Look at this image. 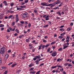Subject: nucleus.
I'll return each mask as SVG.
<instances>
[{"label": "nucleus", "mask_w": 74, "mask_h": 74, "mask_svg": "<svg viewBox=\"0 0 74 74\" xmlns=\"http://www.w3.org/2000/svg\"><path fill=\"white\" fill-rule=\"evenodd\" d=\"M68 47H69V46H64V47L63 48V49H64L66 48H67Z\"/></svg>", "instance_id": "18"}, {"label": "nucleus", "mask_w": 74, "mask_h": 74, "mask_svg": "<svg viewBox=\"0 0 74 74\" xmlns=\"http://www.w3.org/2000/svg\"><path fill=\"white\" fill-rule=\"evenodd\" d=\"M2 62H3V60H2V58H0V64H1V63H2Z\"/></svg>", "instance_id": "14"}, {"label": "nucleus", "mask_w": 74, "mask_h": 74, "mask_svg": "<svg viewBox=\"0 0 74 74\" xmlns=\"http://www.w3.org/2000/svg\"><path fill=\"white\" fill-rule=\"evenodd\" d=\"M20 7H21L22 8H26V6L25 5L22 6H21Z\"/></svg>", "instance_id": "25"}, {"label": "nucleus", "mask_w": 74, "mask_h": 74, "mask_svg": "<svg viewBox=\"0 0 74 74\" xmlns=\"http://www.w3.org/2000/svg\"><path fill=\"white\" fill-rule=\"evenodd\" d=\"M50 48H49L48 49H47V52H49L50 51Z\"/></svg>", "instance_id": "39"}, {"label": "nucleus", "mask_w": 74, "mask_h": 74, "mask_svg": "<svg viewBox=\"0 0 74 74\" xmlns=\"http://www.w3.org/2000/svg\"><path fill=\"white\" fill-rule=\"evenodd\" d=\"M49 44H47V45L45 46V47H49Z\"/></svg>", "instance_id": "41"}, {"label": "nucleus", "mask_w": 74, "mask_h": 74, "mask_svg": "<svg viewBox=\"0 0 74 74\" xmlns=\"http://www.w3.org/2000/svg\"><path fill=\"white\" fill-rule=\"evenodd\" d=\"M28 16V13H24L23 15V18H27Z\"/></svg>", "instance_id": "2"}, {"label": "nucleus", "mask_w": 74, "mask_h": 74, "mask_svg": "<svg viewBox=\"0 0 74 74\" xmlns=\"http://www.w3.org/2000/svg\"><path fill=\"white\" fill-rule=\"evenodd\" d=\"M25 4V3L24 2L22 3H21V5H24V4Z\"/></svg>", "instance_id": "44"}, {"label": "nucleus", "mask_w": 74, "mask_h": 74, "mask_svg": "<svg viewBox=\"0 0 74 74\" xmlns=\"http://www.w3.org/2000/svg\"><path fill=\"white\" fill-rule=\"evenodd\" d=\"M43 59H44V58H43L38 59L37 60H36V62H39V61H40V60H42Z\"/></svg>", "instance_id": "9"}, {"label": "nucleus", "mask_w": 74, "mask_h": 74, "mask_svg": "<svg viewBox=\"0 0 74 74\" xmlns=\"http://www.w3.org/2000/svg\"><path fill=\"white\" fill-rule=\"evenodd\" d=\"M34 69V68H32L30 69V71H31V70H33Z\"/></svg>", "instance_id": "55"}, {"label": "nucleus", "mask_w": 74, "mask_h": 74, "mask_svg": "<svg viewBox=\"0 0 74 74\" xmlns=\"http://www.w3.org/2000/svg\"><path fill=\"white\" fill-rule=\"evenodd\" d=\"M37 59V58H36L35 57V58H34L33 60H36Z\"/></svg>", "instance_id": "60"}, {"label": "nucleus", "mask_w": 74, "mask_h": 74, "mask_svg": "<svg viewBox=\"0 0 74 74\" xmlns=\"http://www.w3.org/2000/svg\"><path fill=\"white\" fill-rule=\"evenodd\" d=\"M3 14H1L0 15V19H2L3 18V17H4L3 16Z\"/></svg>", "instance_id": "11"}, {"label": "nucleus", "mask_w": 74, "mask_h": 74, "mask_svg": "<svg viewBox=\"0 0 74 74\" xmlns=\"http://www.w3.org/2000/svg\"><path fill=\"white\" fill-rule=\"evenodd\" d=\"M57 66H52L51 67V69H55V68H56Z\"/></svg>", "instance_id": "26"}, {"label": "nucleus", "mask_w": 74, "mask_h": 74, "mask_svg": "<svg viewBox=\"0 0 74 74\" xmlns=\"http://www.w3.org/2000/svg\"><path fill=\"white\" fill-rule=\"evenodd\" d=\"M21 70L19 69L18 70L17 72H21Z\"/></svg>", "instance_id": "64"}, {"label": "nucleus", "mask_w": 74, "mask_h": 74, "mask_svg": "<svg viewBox=\"0 0 74 74\" xmlns=\"http://www.w3.org/2000/svg\"><path fill=\"white\" fill-rule=\"evenodd\" d=\"M15 31H16V32H17V33H19V30H18V29H16L15 30Z\"/></svg>", "instance_id": "35"}, {"label": "nucleus", "mask_w": 74, "mask_h": 74, "mask_svg": "<svg viewBox=\"0 0 74 74\" xmlns=\"http://www.w3.org/2000/svg\"><path fill=\"white\" fill-rule=\"evenodd\" d=\"M52 5V4H50L49 5H47V6H51V5Z\"/></svg>", "instance_id": "38"}, {"label": "nucleus", "mask_w": 74, "mask_h": 74, "mask_svg": "<svg viewBox=\"0 0 74 74\" xmlns=\"http://www.w3.org/2000/svg\"><path fill=\"white\" fill-rule=\"evenodd\" d=\"M10 6H11V7H12V6H13L14 4L12 3H11L10 4Z\"/></svg>", "instance_id": "37"}, {"label": "nucleus", "mask_w": 74, "mask_h": 74, "mask_svg": "<svg viewBox=\"0 0 74 74\" xmlns=\"http://www.w3.org/2000/svg\"><path fill=\"white\" fill-rule=\"evenodd\" d=\"M57 14H58L60 16H61V13L60 12H57Z\"/></svg>", "instance_id": "15"}, {"label": "nucleus", "mask_w": 74, "mask_h": 74, "mask_svg": "<svg viewBox=\"0 0 74 74\" xmlns=\"http://www.w3.org/2000/svg\"><path fill=\"white\" fill-rule=\"evenodd\" d=\"M12 16H13V15H10L8 17V19H10V18H12Z\"/></svg>", "instance_id": "16"}, {"label": "nucleus", "mask_w": 74, "mask_h": 74, "mask_svg": "<svg viewBox=\"0 0 74 74\" xmlns=\"http://www.w3.org/2000/svg\"><path fill=\"white\" fill-rule=\"evenodd\" d=\"M11 52V50H9L8 51V52H9V53H10Z\"/></svg>", "instance_id": "57"}, {"label": "nucleus", "mask_w": 74, "mask_h": 74, "mask_svg": "<svg viewBox=\"0 0 74 74\" xmlns=\"http://www.w3.org/2000/svg\"><path fill=\"white\" fill-rule=\"evenodd\" d=\"M48 1V2H49V3H50L51 2V1H52V0H47Z\"/></svg>", "instance_id": "56"}, {"label": "nucleus", "mask_w": 74, "mask_h": 74, "mask_svg": "<svg viewBox=\"0 0 74 74\" xmlns=\"http://www.w3.org/2000/svg\"><path fill=\"white\" fill-rule=\"evenodd\" d=\"M15 28H16V26H14V28L13 29H12V32H14V31L15 30Z\"/></svg>", "instance_id": "28"}, {"label": "nucleus", "mask_w": 74, "mask_h": 74, "mask_svg": "<svg viewBox=\"0 0 74 74\" xmlns=\"http://www.w3.org/2000/svg\"><path fill=\"white\" fill-rule=\"evenodd\" d=\"M30 73H33V74H35L36 73V72H30Z\"/></svg>", "instance_id": "40"}, {"label": "nucleus", "mask_w": 74, "mask_h": 74, "mask_svg": "<svg viewBox=\"0 0 74 74\" xmlns=\"http://www.w3.org/2000/svg\"><path fill=\"white\" fill-rule=\"evenodd\" d=\"M31 26V24L30 23H29L28 24V27H30Z\"/></svg>", "instance_id": "54"}, {"label": "nucleus", "mask_w": 74, "mask_h": 74, "mask_svg": "<svg viewBox=\"0 0 74 74\" xmlns=\"http://www.w3.org/2000/svg\"><path fill=\"white\" fill-rule=\"evenodd\" d=\"M48 25H46L44 26L43 27H44V28H45V27H48Z\"/></svg>", "instance_id": "30"}, {"label": "nucleus", "mask_w": 74, "mask_h": 74, "mask_svg": "<svg viewBox=\"0 0 74 74\" xmlns=\"http://www.w3.org/2000/svg\"><path fill=\"white\" fill-rule=\"evenodd\" d=\"M14 25H15V22H13L12 24V26H14Z\"/></svg>", "instance_id": "36"}, {"label": "nucleus", "mask_w": 74, "mask_h": 74, "mask_svg": "<svg viewBox=\"0 0 74 74\" xmlns=\"http://www.w3.org/2000/svg\"><path fill=\"white\" fill-rule=\"evenodd\" d=\"M17 10H22V9L19 8H17Z\"/></svg>", "instance_id": "27"}, {"label": "nucleus", "mask_w": 74, "mask_h": 74, "mask_svg": "<svg viewBox=\"0 0 74 74\" xmlns=\"http://www.w3.org/2000/svg\"><path fill=\"white\" fill-rule=\"evenodd\" d=\"M60 30V31H62V32H63V31H64V29H61Z\"/></svg>", "instance_id": "31"}, {"label": "nucleus", "mask_w": 74, "mask_h": 74, "mask_svg": "<svg viewBox=\"0 0 74 74\" xmlns=\"http://www.w3.org/2000/svg\"><path fill=\"white\" fill-rule=\"evenodd\" d=\"M1 30H2V31H3V30H4V27H2V28H1Z\"/></svg>", "instance_id": "49"}, {"label": "nucleus", "mask_w": 74, "mask_h": 74, "mask_svg": "<svg viewBox=\"0 0 74 74\" xmlns=\"http://www.w3.org/2000/svg\"><path fill=\"white\" fill-rule=\"evenodd\" d=\"M34 12H35V14H37V10H34Z\"/></svg>", "instance_id": "51"}, {"label": "nucleus", "mask_w": 74, "mask_h": 74, "mask_svg": "<svg viewBox=\"0 0 74 74\" xmlns=\"http://www.w3.org/2000/svg\"><path fill=\"white\" fill-rule=\"evenodd\" d=\"M29 0H25L24 2L25 3H28V1Z\"/></svg>", "instance_id": "46"}, {"label": "nucleus", "mask_w": 74, "mask_h": 74, "mask_svg": "<svg viewBox=\"0 0 74 74\" xmlns=\"http://www.w3.org/2000/svg\"><path fill=\"white\" fill-rule=\"evenodd\" d=\"M58 38H61V39H62V38H63V37L62 36H60L58 37Z\"/></svg>", "instance_id": "59"}, {"label": "nucleus", "mask_w": 74, "mask_h": 74, "mask_svg": "<svg viewBox=\"0 0 74 74\" xmlns=\"http://www.w3.org/2000/svg\"><path fill=\"white\" fill-rule=\"evenodd\" d=\"M20 23H22V24H23V23H24V21H21L20 22Z\"/></svg>", "instance_id": "50"}, {"label": "nucleus", "mask_w": 74, "mask_h": 74, "mask_svg": "<svg viewBox=\"0 0 74 74\" xmlns=\"http://www.w3.org/2000/svg\"><path fill=\"white\" fill-rule=\"evenodd\" d=\"M41 5H43V6H47V3L44 2L41 3Z\"/></svg>", "instance_id": "6"}, {"label": "nucleus", "mask_w": 74, "mask_h": 74, "mask_svg": "<svg viewBox=\"0 0 74 74\" xmlns=\"http://www.w3.org/2000/svg\"><path fill=\"white\" fill-rule=\"evenodd\" d=\"M7 51V47L5 46H4L1 49L0 53L1 54H3L4 52H5Z\"/></svg>", "instance_id": "1"}, {"label": "nucleus", "mask_w": 74, "mask_h": 74, "mask_svg": "<svg viewBox=\"0 0 74 74\" xmlns=\"http://www.w3.org/2000/svg\"><path fill=\"white\" fill-rule=\"evenodd\" d=\"M70 37H68L67 36V38H66V40H69L70 39Z\"/></svg>", "instance_id": "33"}, {"label": "nucleus", "mask_w": 74, "mask_h": 74, "mask_svg": "<svg viewBox=\"0 0 74 74\" xmlns=\"http://www.w3.org/2000/svg\"><path fill=\"white\" fill-rule=\"evenodd\" d=\"M8 18V17L7 16H5V19H7V18Z\"/></svg>", "instance_id": "61"}, {"label": "nucleus", "mask_w": 74, "mask_h": 74, "mask_svg": "<svg viewBox=\"0 0 74 74\" xmlns=\"http://www.w3.org/2000/svg\"><path fill=\"white\" fill-rule=\"evenodd\" d=\"M23 37V35H22L20 36L19 37L20 38H22V37Z\"/></svg>", "instance_id": "47"}, {"label": "nucleus", "mask_w": 74, "mask_h": 74, "mask_svg": "<svg viewBox=\"0 0 74 74\" xmlns=\"http://www.w3.org/2000/svg\"><path fill=\"white\" fill-rule=\"evenodd\" d=\"M70 26H72L73 25V23H71L70 24Z\"/></svg>", "instance_id": "53"}, {"label": "nucleus", "mask_w": 74, "mask_h": 74, "mask_svg": "<svg viewBox=\"0 0 74 74\" xmlns=\"http://www.w3.org/2000/svg\"><path fill=\"white\" fill-rule=\"evenodd\" d=\"M7 73H8V71H6L4 72L3 74H7Z\"/></svg>", "instance_id": "23"}, {"label": "nucleus", "mask_w": 74, "mask_h": 74, "mask_svg": "<svg viewBox=\"0 0 74 74\" xmlns=\"http://www.w3.org/2000/svg\"><path fill=\"white\" fill-rule=\"evenodd\" d=\"M62 48H60L59 49H58V51H62Z\"/></svg>", "instance_id": "63"}, {"label": "nucleus", "mask_w": 74, "mask_h": 74, "mask_svg": "<svg viewBox=\"0 0 74 74\" xmlns=\"http://www.w3.org/2000/svg\"><path fill=\"white\" fill-rule=\"evenodd\" d=\"M55 44V42L54 41L53 42H52L51 44H50V45H52L53 44Z\"/></svg>", "instance_id": "20"}, {"label": "nucleus", "mask_w": 74, "mask_h": 74, "mask_svg": "<svg viewBox=\"0 0 74 74\" xmlns=\"http://www.w3.org/2000/svg\"><path fill=\"white\" fill-rule=\"evenodd\" d=\"M57 54V53H56V51H54L52 53L51 56H55Z\"/></svg>", "instance_id": "5"}, {"label": "nucleus", "mask_w": 74, "mask_h": 74, "mask_svg": "<svg viewBox=\"0 0 74 74\" xmlns=\"http://www.w3.org/2000/svg\"><path fill=\"white\" fill-rule=\"evenodd\" d=\"M35 58H36V59H40V58H41V56L40 55H38V56H36L35 57Z\"/></svg>", "instance_id": "10"}, {"label": "nucleus", "mask_w": 74, "mask_h": 74, "mask_svg": "<svg viewBox=\"0 0 74 74\" xmlns=\"http://www.w3.org/2000/svg\"><path fill=\"white\" fill-rule=\"evenodd\" d=\"M42 45L41 44L40 46H39V48L38 49L39 50V49H41V47H42Z\"/></svg>", "instance_id": "13"}, {"label": "nucleus", "mask_w": 74, "mask_h": 74, "mask_svg": "<svg viewBox=\"0 0 74 74\" xmlns=\"http://www.w3.org/2000/svg\"><path fill=\"white\" fill-rule=\"evenodd\" d=\"M33 65V64H30V65H29L28 66L29 67V68H30L31 67H32V66Z\"/></svg>", "instance_id": "19"}, {"label": "nucleus", "mask_w": 74, "mask_h": 74, "mask_svg": "<svg viewBox=\"0 0 74 74\" xmlns=\"http://www.w3.org/2000/svg\"><path fill=\"white\" fill-rule=\"evenodd\" d=\"M4 25H3L0 24V27H4Z\"/></svg>", "instance_id": "22"}, {"label": "nucleus", "mask_w": 74, "mask_h": 74, "mask_svg": "<svg viewBox=\"0 0 74 74\" xmlns=\"http://www.w3.org/2000/svg\"><path fill=\"white\" fill-rule=\"evenodd\" d=\"M16 64H13L12 65L11 67H12V68L14 67H15V66H16Z\"/></svg>", "instance_id": "12"}, {"label": "nucleus", "mask_w": 74, "mask_h": 74, "mask_svg": "<svg viewBox=\"0 0 74 74\" xmlns=\"http://www.w3.org/2000/svg\"><path fill=\"white\" fill-rule=\"evenodd\" d=\"M13 62H10V63H9L8 64V65H9V66H10V65H11V64H12V63H13Z\"/></svg>", "instance_id": "43"}, {"label": "nucleus", "mask_w": 74, "mask_h": 74, "mask_svg": "<svg viewBox=\"0 0 74 74\" xmlns=\"http://www.w3.org/2000/svg\"><path fill=\"white\" fill-rule=\"evenodd\" d=\"M44 63H43L42 64H41L40 65H39V66H43V65H44Z\"/></svg>", "instance_id": "48"}, {"label": "nucleus", "mask_w": 74, "mask_h": 74, "mask_svg": "<svg viewBox=\"0 0 74 74\" xmlns=\"http://www.w3.org/2000/svg\"><path fill=\"white\" fill-rule=\"evenodd\" d=\"M16 54V52H14V54H13L12 55V57H13V58H14V57H15V54Z\"/></svg>", "instance_id": "24"}, {"label": "nucleus", "mask_w": 74, "mask_h": 74, "mask_svg": "<svg viewBox=\"0 0 74 74\" xmlns=\"http://www.w3.org/2000/svg\"><path fill=\"white\" fill-rule=\"evenodd\" d=\"M0 7L2 8L3 7V5H2V3L0 5Z\"/></svg>", "instance_id": "52"}, {"label": "nucleus", "mask_w": 74, "mask_h": 74, "mask_svg": "<svg viewBox=\"0 0 74 74\" xmlns=\"http://www.w3.org/2000/svg\"><path fill=\"white\" fill-rule=\"evenodd\" d=\"M57 67H60V68H62V66H60L59 65V66H56Z\"/></svg>", "instance_id": "42"}, {"label": "nucleus", "mask_w": 74, "mask_h": 74, "mask_svg": "<svg viewBox=\"0 0 74 74\" xmlns=\"http://www.w3.org/2000/svg\"><path fill=\"white\" fill-rule=\"evenodd\" d=\"M30 39V38H29L28 39H26V42H29L30 40L29 39Z\"/></svg>", "instance_id": "17"}, {"label": "nucleus", "mask_w": 74, "mask_h": 74, "mask_svg": "<svg viewBox=\"0 0 74 74\" xmlns=\"http://www.w3.org/2000/svg\"><path fill=\"white\" fill-rule=\"evenodd\" d=\"M68 64V63H66L65 64H64V65L65 66H67Z\"/></svg>", "instance_id": "62"}, {"label": "nucleus", "mask_w": 74, "mask_h": 74, "mask_svg": "<svg viewBox=\"0 0 74 74\" xmlns=\"http://www.w3.org/2000/svg\"><path fill=\"white\" fill-rule=\"evenodd\" d=\"M40 71H38L37 72L36 74H39V73H40Z\"/></svg>", "instance_id": "45"}, {"label": "nucleus", "mask_w": 74, "mask_h": 74, "mask_svg": "<svg viewBox=\"0 0 74 74\" xmlns=\"http://www.w3.org/2000/svg\"><path fill=\"white\" fill-rule=\"evenodd\" d=\"M45 45L42 46V49H44V48H45Z\"/></svg>", "instance_id": "29"}, {"label": "nucleus", "mask_w": 74, "mask_h": 74, "mask_svg": "<svg viewBox=\"0 0 74 74\" xmlns=\"http://www.w3.org/2000/svg\"><path fill=\"white\" fill-rule=\"evenodd\" d=\"M71 27H69L67 29V31H70V30H71Z\"/></svg>", "instance_id": "21"}, {"label": "nucleus", "mask_w": 74, "mask_h": 74, "mask_svg": "<svg viewBox=\"0 0 74 74\" xmlns=\"http://www.w3.org/2000/svg\"><path fill=\"white\" fill-rule=\"evenodd\" d=\"M16 23L18 22L19 21V18L18 17V15H16Z\"/></svg>", "instance_id": "4"}, {"label": "nucleus", "mask_w": 74, "mask_h": 74, "mask_svg": "<svg viewBox=\"0 0 74 74\" xmlns=\"http://www.w3.org/2000/svg\"><path fill=\"white\" fill-rule=\"evenodd\" d=\"M64 40H65V38H64L62 39V41H64Z\"/></svg>", "instance_id": "58"}, {"label": "nucleus", "mask_w": 74, "mask_h": 74, "mask_svg": "<svg viewBox=\"0 0 74 74\" xmlns=\"http://www.w3.org/2000/svg\"><path fill=\"white\" fill-rule=\"evenodd\" d=\"M8 56H9V55L8 54H6L5 56V58L6 59H7V58H8ZM6 59L5 60V61H6Z\"/></svg>", "instance_id": "8"}, {"label": "nucleus", "mask_w": 74, "mask_h": 74, "mask_svg": "<svg viewBox=\"0 0 74 74\" xmlns=\"http://www.w3.org/2000/svg\"><path fill=\"white\" fill-rule=\"evenodd\" d=\"M65 34V32H64L62 34H60V36H64Z\"/></svg>", "instance_id": "32"}, {"label": "nucleus", "mask_w": 74, "mask_h": 74, "mask_svg": "<svg viewBox=\"0 0 74 74\" xmlns=\"http://www.w3.org/2000/svg\"><path fill=\"white\" fill-rule=\"evenodd\" d=\"M23 32L24 34H26V33H27V31L26 32L25 30H24Z\"/></svg>", "instance_id": "34"}, {"label": "nucleus", "mask_w": 74, "mask_h": 74, "mask_svg": "<svg viewBox=\"0 0 74 74\" xmlns=\"http://www.w3.org/2000/svg\"><path fill=\"white\" fill-rule=\"evenodd\" d=\"M60 3V1H57L56 2L54 3H53V5H56V4H59V3Z\"/></svg>", "instance_id": "7"}, {"label": "nucleus", "mask_w": 74, "mask_h": 74, "mask_svg": "<svg viewBox=\"0 0 74 74\" xmlns=\"http://www.w3.org/2000/svg\"><path fill=\"white\" fill-rule=\"evenodd\" d=\"M43 17L44 18H45V20L46 21H48V20H49V16H47V15H44L43 16Z\"/></svg>", "instance_id": "3"}]
</instances>
